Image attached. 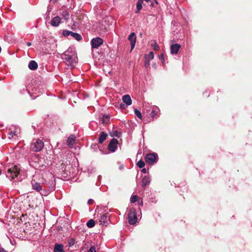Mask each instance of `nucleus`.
Masks as SVG:
<instances>
[{"instance_id": "nucleus-13", "label": "nucleus", "mask_w": 252, "mask_h": 252, "mask_svg": "<svg viewBox=\"0 0 252 252\" xmlns=\"http://www.w3.org/2000/svg\"><path fill=\"white\" fill-rule=\"evenodd\" d=\"M51 25L53 27H58L61 23V18L59 16L54 17L51 21Z\"/></svg>"}, {"instance_id": "nucleus-15", "label": "nucleus", "mask_w": 252, "mask_h": 252, "mask_svg": "<svg viewBox=\"0 0 252 252\" xmlns=\"http://www.w3.org/2000/svg\"><path fill=\"white\" fill-rule=\"evenodd\" d=\"M122 100L124 103H126L127 105H130L132 103V101L130 96L128 94H126L122 97Z\"/></svg>"}, {"instance_id": "nucleus-21", "label": "nucleus", "mask_w": 252, "mask_h": 252, "mask_svg": "<svg viewBox=\"0 0 252 252\" xmlns=\"http://www.w3.org/2000/svg\"><path fill=\"white\" fill-rule=\"evenodd\" d=\"M142 4H143V2L142 1V0H138V2H137V4H136L137 10L135 11L136 13H139V11L142 9Z\"/></svg>"}, {"instance_id": "nucleus-25", "label": "nucleus", "mask_w": 252, "mask_h": 252, "mask_svg": "<svg viewBox=\"0 0 252 252\" xmlns=\"http://www.w3.org/2000/svg\"><path fill=\"white\" fill-rule=\"evenodd\" d=\"M134 114L139 119H142V114H141V113L137 109H134Z\"/></svg>"}, {"instance_id": "nucleus-31", "label": "nucleus", "mask_w": 252, "mask_h": 252, "mask_svg": "<svg viewBox=\"0 0 252 252\" xmlns=\"http://www.w3.org/2000/svg\"><path fill=\"white\" fill-rule=\"evenodd\" d=\"M137 196L136 195H133L130 198V201L132 203L135 202L137 201Z\"/></svg>"}, {"instance_id": "nucleus-37", "label": "nucleus", "mask_w": 252, "mask_h": 252, "mask_svg": "<svg viewBox=\"0 0 252 252\" xmlns=\"http://www.w3.org/2000/svg\"><path fill=\"white\" fill-rule=\"evenodd\" d=\"M141 172L143 173H146V172H147V170H146V169L145 168H143L142 170H141Z\"/></svg>"}, {"instance_id": "nucleus-39", "label": "nucleus", "mask_w": 252, "mask_h": 252, "mask_svg": "<svg viewBox=\"0 0 252 252\" xmlns=\"http://www.w3.org/2000/svg\"><path fill=\"white\" fill-rule=\"evenodd\" d=\"M93 202V200H91L90 199L89 201H88V203L89 204H92Z\"/></svg>"}, {"instance_id": "nucleus-1", "label": "nucleus", "mask_w": 252, "mask_h": 252, "mask_svg": "<svg viewBox=\"0 0 252 252\" xmlns=\"http://www.w3.org/2000/svg\"><path fill=\"white\" fill-rule=\"evenodd\" d=\"M62 58L65 61L66 64L74 66L78 62L75 51L72 47H69L62 55Z\"/></svg>"}, {"instance_id": "nucleus-40", "label": "nucleus", "mask_w": 252, "mask_h": 252, "mask_svg": "<svg viewBox=\"0 0 252 252\" xmlns=\"http://www.w3.org/2000/svg\"><path fill=\"white\" fill-rule=\"evenodd\" d=\"M124 105H123V104H120V107H121V108H123V107H124Z\"/></svg>"}, {"instance_id": "nucleus-3", "label": "nucleus", "mask_w": 252, "mask_h": 252, "mask_svg": "<svg viewBox=\"0 0 252 252\" xmlns=\"http://www.w3.org/2000/svg\"><path fill=\"white\" fill-rule=\"evenodd\" d=\"M159 112V109L158 107L154 106L153 107L148 106L145 111L143 112L144 114L146 113V115L149 116L148 117L150 120H153L154 117L157 115Z\"/></svg>"}, {"instance_id": "nucleus-16", "label": "nucleus", "mask_w": 252, "mask_h": 252, "mask_svg": "<svg viewBox=\"0 0 252 252\" xmlns=\"http://www.w3.org/2000/svg\"><path fill=\"white\" fill-rule=\"evenodd\" d=\"M54 252H64L63 246L62 244H56L54 249Z\"/></svg>"}, {"instance_id": "nucleus-30", "label": "nucleus", "mask_w": 252, "mask_h": 252, "mask_svg": "<svg viewBox=\"0 0 252 252\" xmlns=\"http://www.w3.org/2000/svg\"><path fill=\"white\" fill-rule=\"evenodd\" d=\"M15 135H16V131H15L13 132V131H11L8 134V135H9L8 137H9V138L11 139V138H13L14 137V136Z\"/></svg>"}, {"instance_id": "nucleus-22", "label": "nucleus", "mask_w": 252, "mask_h": 252, "mask_svg": "<svg viewBox=\"0 0 252 252\" xmlns=\"http://www.w3.org/2000/svg\"><path fill=\"white\" fill-rule=\"evenodd\" d=\"M71 36L76 39L77 41H80L82 39V36L81 35L73 32H72Z\"/></svg>"}, {"instance_id": "nucleus-7", "label": "nucleus", "mask_w": 252, "mask_h": 252, "mask_svg": "<svg viewBox=\"0 0 252 252\" xmlns=\"http://www.w3.org/2000/svg\"><path fill=\"white\" fill-rule=\"evenodd\" d=\"M103 43V40L102 39L99 37H96L95 38H93L91 40V45L92 48H98L99 46H100Z\"/></svg>"}, {"instance_id": "nucleus-34", "label": "nucleus", "mask_w": 252, "mask_h": 252, "mask_svg": "<svg viewBox=\"0 0 252 252\" xmlns=\"http://www.w3.org/2000/svg\"><path fill=\"white\" fill-rule=\"evenodd\" d=\"M63 16L65 20H67L69 19V14L67 13V12H65L64 13V14L63 15Z\"/></svg>"}, {"instance_id": "nucleus-29", "label": "nucleus", "mask_w": 252, "mask_h": 252, "mask_svg": "<svg viewBox=\"0 0 252 252\" xmlns=\"http://www.w3.org/2000/svg\"><path fill=\"white\" fill-rule=\"evenodd\" d=\"M150 63L149 60L145 59L144 65L146 68H148L150 66Z\"/></svg>"}, {"instance_id": "nucleus-5", "label": "nucleus", "mask_w": 252, "mask_h": 252, "mask_svg": "<svg viewBox=\"0 0 252 252\" xmlns=\"http://www.w3.org/2000/svg\"><path fill=\"white\" fill-rule=\"evenodd\" d=\"M44 147L43 141L40 139H37L35 142L31 146L32 150L35 152L40 151Z\"/></svg>"}, {"instance_id": "nucleus-11", "label": "nucleus", "mask_w": 252, "mask_h": 252, "mask_svg": "<svg viewBox=\"0 0 252 252\" xmlns=\"http://www.w3.org/2000/svg\"><path fill=\"white\" fill-rule=\"evenodd\" d=\"M181 48V45L179 44H173L170 46L171 53L172 54H177Z\"/></svg>"}, {"instance_id": "nucleus-14", "label": "nucleus", "mask_w": 252, "mask_h": 252, "mask_svg": "<svg viewBox=\"0 0 252 252\" xmlns=\"http://www.w3.org/2000/svg\"><path fill=\"white\" fill-rule=\"evenodd\" d=\"M32 185L33 189L36 190L37 191H39L42 190V187L40 184L36 182L35 180H32Z\"/></svg>"}, {"instance_id": "nucleus-38", "label": "nucleus", "mask_w": 252, "mask_h": 252, "mask_svg": "<svg viewBox=\"0 0 252 252\" xmlns=\"http://www.w3.org/2000/svg\"><path fill=\"white\" fill-rule=\"evenodd\" d=\"M26 44L28 46H30L32 45V43L30 42H27Z\"/></svg>"}, {"instance_id": "nucleus-6", "label": "nucleus", "mask_w": 252, "mask_h": 252, "mask_svg": "<svg viewBox=\"0 0 252 252\" xmlns=\"http://www.w3.org/2000/svg\"><path fill=\"white\" fill-rule=\"evenodd\" d=\"M128 222L130 224H134L137 221L136 214L134 209H130L128 214Z\"/></svg>"}, {"instance_id": "nucleus-26", "label": "nucleus", "mask_w": 252, "mask_h": 252, "mask_svg": "<svg viewBox=\"0 0 252 252\" xmlns=\"http://www.w3.org/2000/svg\"><path fill=\"white\" fill-rule=\"evenodd\" d=\"M72 33V32L67 31V30H64L63 32V35L64 36H68L69 35H71Z\"/></svg>"}, {"instance_id": "nucleus-41", "label": "nucleus", "mask_w": 252, "mask_h": 252, "mask_svg": "<svg viewBox=\"0 0 252 252\" xmlns=\"http://www.w3.org/2000/svg\"><path fill=\"white\" fill-rule=\"evenodd\" d=\"M163 58V55H161L160 56V57H159V58H160V59H161V58Z\"/></svg>"}, {"instance_id": "nucleus-36", "label": "nucleus", "mask_w": 252, "mask_h": 252, "mask_svg": "<svg viewBox=\"0 0 252 252\" xmlns=\"http://www.w3.org/2000/svg\"><path fill=\"white\" fill-rule=\"evenodd\" d=\"M0 252H7L3 248L0 247Z\"/></svg>"}, {"instance_id": "nucleus-4", "label": "nucleus", "mask_w": 252, "mask_h": 252, "mask_svg": "<svg viewBox=\"0 0 252 252\" xmlns=\"http://www.w3.org/2000/svg\"><path fill=\"white\" fill-rule=\"evenodd\" d=\"M158 159V155L156 153H150L147 154L145 158V159L146 162L147 163L152 164L155 162H156Z\"/></svg>"}, {"instance_id": "nucleus-20", "label": "nucleus", "mask_w": 252, "mask_h": 252, "mask_svg": "<svg viewBox=\"0 0 252 252\" xmlns=\"http://www.w3.org/2000/svg\"><path fill=\"white\" fill-rule=\"evenodd\" d=\"M110 120V117L109 115H104L101 119L102 123L103 124H107L109 123Z\"/></svg>"}, {"instance_id": "nucleus-18", "label": "nucleus", "mask_w": 252, "mask_h": 252, "mask_svg": "<svg viewBox=\"0 0 252 252\" xmlns=\"http://www.w3.org/2000/svg\"><path fill=\"white\" fill-rule=\"evenodd\" d=\"M28 66L31 70H35L37 68L38 65L35 61H31L29 63Z\"/></svg>"}, {"instance_id": "nucleus-12", "label": "nucleus", "mask_w": 252, "mask_h": 252, "mask_svg": "<svg viewBox=\"0 0 252 252\" xmlns=\"http://www.w3.org/2000/svg\"><path fill=\"white\" fill-rule=\"evenodd\" d=\"M76 137L74 135H70L67 140V145L69 147H72L75 144Z\"/></svg>"}, {"instance_id": "nucleus-27", "label": "nucleus", "mask_w": 252, "mask_h": 252, "mask_svg": "<svg viewBox=\"0 0 252 252\" xmlns=\"http://www.w3.org/2000/svg\"><path fill=\"white\" fill-rule=\"evenodd\" d=\"M145 162L142 160H140L137 163V166L140 168H143L145 166Z\"/></svg>"}, {"instance_id": "nucleus-9", "label": "nucleus", "mask_w": 252, "mask_h": 252, "mask_svg": "<svg viewBox=\"0 0 252 252\" xmlns=\"http://www.w3.org/2000/svg\"><path fill=\"white\" fill-rule=\"evenodd\" d=\"M109 220L108 215L107 214H105L100 216L99 221L100 224L106 225L108 223Z\"/></svg>"}, {"instance_id": "nucleus-19", "label": "nucleus", "mask_w": 252, "mask_h": 252, "mask_svg": "<svg viewBox=\"0 0 252 252\" xmlns=\"http://www.w3.org/2000/svg\"><path fill=\"white\" fill-rule=\"evenodd\" d=\"M107 134L104 132H101L99 137V143H102L107 137Z\"/></svg>"}, {"instance_id": "nucleus-28", "label": "nucleus", "mask_w": 252, "mask_h": 252, "mask_svg": "<svg viewBox=\"0 0 252 252\" xmlns=\"http://www.w3.org/2000/svg\"><path fill=\"white\" fill-rule=\"evenodd\" d=\"M68 246L69 247H71L72 246H73L74 245V244H75V240H74V239H70L68 241Z\"/></svg>"}, {"instance_id": "nucleus-23", "label": "nucleus", "mask_w": 252, "mask_h": 252, "mask_svg": "<svg viewBox=\"0 0 252 252\" xmlns=\"http://www.w3.org/2000/svg\"><path fill=\"white\" fill-rule=\"evenodd\" d=\"M154 58V54L153 51L150 52L149 54L145 55V59L149 60V61L152 60Z\"/></svg>"}, {"instance_id": "nucleus-2", "label": "nucleus", "mask_w": 252, "mask_h": 252, "mask_svg": "<svg viewBox=\"0 0 252 252\" xmlns=\"http://www.w3.org/2000/svg\"><path fill=\"white\" fill-rule=\"evenodd\" d=\"M7 169L6 172V176L10 180H13L18 177L20 171V167L18 165H12L11 166L5 167Z\"/></svg>"}, {"instance_id": "nucleus-17", "label": "nucleus", "mask_w": 252, "mask_h": 252, "mask_svg": "<svg viewBox=\"0 0 252 252\" xmlns=\"http://www.w3.org/2000/svg\"><path fill=\"white\" fill-rule=\"evenodd\" d=\"M151 179L148 176H144L142 180V186L143 187H145L147 185H149L150 183Z\"/></svg>"}, {"instance_id": "nucleus-35", "label": "nucleus", "mask_w": 252, "mask_h": 252, "mask_svg": "<svg viewBox=\"0 0 252 252\" xmlns=\"http://www.w3.org/2000/svg\"><path fill=\"white\" fill-rule=\"evenodd\" d=\"M154 50H158L159 49L158 46L156 43H155V44L154 45Z\"/></svg>"}, {"instance_id": "nucleus-8", "label": "nucleus", "mask_w": 252, "mask_h": 252, "mask_svg": "<svg viewBox=\"0 0 252 252\" xmlns=\"http://www.w3.org/2000/svg\"><path fill=\"white\" fill-rule=\"evenodd\" d=\"M118 141L115 138H113L108 145V149L111 152H114L117 148Z\"/></svg>"}, {"instance_id": "nucleus-42", "label": "nucleus", "mask_w": 252, "mask_h": 252, "mask_svg": "<svg viewBox=\"0 0 252 252\" xmlns=\"http://www.w3.org/2000/svg\"><path fill=\"white\" fill-rule=\"evenodd\" d=\"M153 66H154V67H156V63H154V64H153Z\"/></svg>"}, {"instance_id": "nucleus-32", "label": "nucleus", "mask_w": 252, "mask_h": 252, "mask_svg": "<svg viewBox=\"0 0 252 252\" xmlns=\"http://www.w3.org/2000/svg\"><path fill=\"white\" fill-rule=\"evenodd\" d=\"M114 135L117 137H120L121 135V133L116 130L114 131Z\"/></svg>"}, {"instance_id": "nucleus-10", "label": "nucleus", "mask_w": 252, "mask_h": 252, "mask_svg": "<svg viewBox=\"0 0 252 252\" xmlns=\"http://www.w3.org/2000/svg\"><path fill=\"white\" fill-rule=\"evenodd\" d=\"M128 39L129 41L130 42L131 49V50H132L135 47L136 39V35H135V33L134 32L131 33L129 34V35L128 36Z\"/></svg>"}, {"instance_id": "nucleus-33", "label": "nucleus", "mask_w": 252, "mask_h": 252, "mask_svg": "<svg viewBox=\"0 0 252 252\" xmlns=\"http://www.w3.org/2000/svg\"><path fill=\"white\" fill-rule=\"evenodd\" d=\"M87 252H96L95 248L94 246H92Z\"/></svg>"}, {"instance_id": "nucleus-24", "label": "nucleus", "mask_w": 252, "mask_h": 252, "mask_svg": "<svg viewBox=\"0 0 252 252\" xmlns=\"http://www.w3.org/2000/svg\"><path fill=\"white\" fill-rule=\"evenodd\" d=\"M95 225V222L94 221L91 219L88 221V222L87 223V226L89 228H92L94 227Z\"/></svg>"}]
</instances>
